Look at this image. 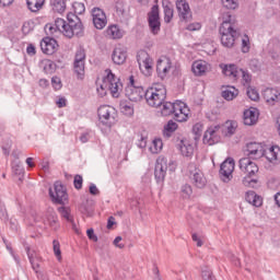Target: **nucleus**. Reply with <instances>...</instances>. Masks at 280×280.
Wrapping results in <instances>:
<instances>
[{
  "label": "nucleus",
  "mask_w": 280,
  "mask_h": 280,
  "mask_svg": "<svg viewBox=\"0 0 280 280\" xmlns=\"http://www.w3.org/2000/svg\"><path fill=\"white\" fill-rule=\"evenodd\" d=\"M248 65L252 71H257L259 69V60L257 59H252Z\"/></svg>",
  "instance_id": "e2e57ef3"
},
{
  "label": "nucleus",
  "mask_w": 280,
  "mask_h": 280,
  "mask_svg": "<svg viewBox=\"0 0 280 280\" xmlns=\"http://www.w3.org/2000/svg\"><path fill=\"white\" fill-rule=\"evenodd\" d=\"M182 156L191 158L194 156V144L189 140H180L178 144Z\"/></svg>",
  "instance_id": "a878e982"
},
{
  "label": "nucleus",
  "mask_w": 280,
  "mask_h": 280,
  "mask_svg": "<svg viewBox=\"0 0 280 280\" xmlns=\"http://www.w3.org/2000/svg\"><path fill=\"white\" fill-rule=\"evenodd\" d=\"M224 8L228 10H237L240 3H237V0H221Z\"/></svg>",
  "instance_id": "8fccbe9b"
},
{
  "label": "nucleus",
  "mask_w": 280,
  "mask_h": 280,
  "mask_svg": "<svg viewBox=\"0 0 280 280\" xmlns=\"http://www.w3.org/2000/svg\"><path fill=\"white\" fill-rule=\"evenodd\" d=\"M165 176H167V158L159 156L155 162L154 178L161 188L165 185Z\"/></svg>",
  "instance_id": "6e6552de"
},
{
  "label": "nucleus",
  "mask_w": 280,
  "mask_h": 280,
  "mask_svg": "<svg viewBox=\"0 0 280 280\" xmlns=\"http://www.w3.org/2000/svg\"><path fill=\"white\" fill-rule=\"evenodd\" d=\"M246 202L253 205V207H261L264 205V199L261 196L255 194V191L249 190L245 195Z\"/></svg>",
  "instance_id": "bb28decb"
},
{
  "label": "nucleus",
  "mask_w": 280,
  "mask_h": 280,
  "mask_svg": "<svg viewBox=\"0 0 280 280\" xmlns=\"http://www.w3.org/2000/svg\"><path fill=\"white\" fill-rule=\"evenodd\" d=\"M84 62L85 61H74V71H84Z\"/></svg>",
  "instance_id": "69168bd1"
},
{
  "label": "nucleus",
  "mask_w": 280,
  "mask_h": 280,
  "mask_svg": "<svg viewBox=\"0 0 280 280\" xmlns=\"http://www.w3.org/2000/svg\"><path fill=\"white\" fill-rule=\"evenodd\" d=\"M240 170L244 174H247L243 178V185L245 187H255L257 179L253 178L259 172V166L250 158H243L238 162Z\"/></svg>",
  "instance_id": "423d86ee"
},
{
  "label": "nucleus",
  "mask_w": 280,
  "mask_h": 280,
  "mask_svg": "<svg viewBox=\"0 0 280 280\" xmlns=\"http://www.w3.org/2000/svg\"><path fill=\"white\" fill-rule=\"evenodd\" d=\"M220 69L222 71H237V65H235V63H229V65L221 63Z\"/></svg>",
  "instance_id": "4d7b16f0"
},
{
  "label": "nucleus",
  "mask_w": 280,
  "mask_h": 280,
  "mask_svg": "<svg viewBox=\"0 0 280 280\" xmlns=\"http://www.w3.org/2000/svg\"><path fill=\"white\" fill-rule=\"evenodd\" d=\"M108 91L113 97H119L121 91H124L121 80L117 78L113 71H109L107 75L103 78L102 84L96 83V93L98 97H106Z\"/></svg>",
  "instance_id": "7ed1b4c3"
},
{
  "label": "nucleus",
  "mask_w": 280,
  "mask_h": 280,
  "mask_svg": "<svg viewBox=\"0 0 280 280\" xmlns=\"http://www.w3.org/2000/svg\"><path fill=\"white\" fill-rule=\"evenodd\" d=\"M52 248H54V254L57 257V259L61 260L62 259V252L60 250V242L57 240L52 241Z\"/></svg>",
  "instance_id": "603ef678"
},
{
  "label": "nucleus",
  "mask_w": 280,
  "mask_h": 280,
  "mask_svg": "<svg viewBox=\"0 0 280 280\" xmlns=\"http://www.w3.org/2000/svg\"><path fill=\"white\" fill-rule=\"evenodd\" d=\"M125 94L130 102H141L147 95V90L139 85V82L135 80V75H130L129 82L125 89Z\"/></svg>",
  "instance_id": "0eeeda50"
},
{
  "label": "nucleus",
  "mask_w": 280,
  "mask_h": 280,
  "mask_svg": "<svg viewBox=\"0 0 280 280\" xmlns=\"http://www.w3.org/2000/svg\"><path fill=\"white\" fill-rule=\"evenodd\" d=\"M136 145L141 150L145 149L148 147V136H144L143 133H138V140L136 142Z\"/></svg>",
  "instance_id": "c03bdc74"
},
{
  "label": "nucleus",
  "mask_w": 280,
  "mask_h": 280,
  "mask_svg": "<svg viewBox=\"0 0 280 280\" xmlns=\"http://www.w3.org/2000/svg\"><path fill=\"white\" fill-rule=\"evenodd\" d=\"M172 69V60L167 56H161L156 62V71H170Z\"/></svg>",
  "instance_id": "cd10ccee"
},
{
  "label": "nucleus",
  "mask_w": 280,
  "mask_h": 280,
  "mask_svg": "<svg viewBox=\"0 0 280 280\" xmlns=\"http://www.w3.org/2000/svg\"><path fill=\"white\" fill-rule=\"evenodd\" d=\"M175 121L183 124L189 119V115H191V110L189 106L183 101H175V108L173 112Z\"/></svg>",
  "instance_id": "9d476101"
},
{
  "label": "nucleus",
  "mask_w": 280,
  "mask_h": 280,
  "mask_svg": "<svg viewBox=\"0 0 280 280\" xmlns=\"http://www.w3.org/2000/svg\"><path fill=\"white\" fill-rule=\"evenodd\" d=\"M202 27V25L198 22L188 24L186 30H188V32H198V30H200Z\"/></svg>",
  "instance_id": "052dcab7"
},
{
  "label": "nucleus",
  "mask_w": 280,
  "mask_h": 280,
  "mask_svg": "<svg viewBox=\"0 0 280 280\" xmlns=\"http://www.w3.org/2000/svg\"><path fill=\"white\" fill-rule=\"evenodd\" d=\"M236 130H237V121L228 120L225 122V135H226V137H232V135H235Z\"/></svg>",
  "instance_id": "ea45409f"
},
{
  "label": "nucleus",
  "mask_w": 280,
  "mask_h": 280,
  "mask_svg": "<svg viewBox=\"0 0 280 280\" xmlns=\"http://www.w3.org/2000/svg\"><path fill=\"white\" fill-rule=\"evenodd\" d=\"M267 161L269 163H273L277 165L280 163V148L278 145L270 147L267 151L265 150V154Z\"/></svg>",
  "instance_id": "b1692460"
},
{
  "label": "nucleus",
  "mask_w": 280,
  "mask_h": 280,
  "mask_svg": "<svg viewBox=\"0 0 280 280\" xmlns=\"http://www.w3.org/2000/svg\"><path fill=\"white\" fill-rule=\"evenodd\" d=\"M176 106V102H165L162 103V109L161 113L163 117H170V115H174V108Z\"/></svg>",
  "instance_id": "7c9ffc66"
},
{
  "label": "nucleus",
  "mask_w": 280,
  "mask_h": 280,
  "mask_svg": "<svg viewBox=\"0 0 280 280\" xmlns=\"http://www.w3.org/2000/svg\"><path fill=\"white\" fill-rule=\"evenodd\" d=\"M105 34L107 36V38H110L112 40H117L119 38H124V31H121V28H119V26L117 25H109L106 31Z\"/></svg>",
  "instance_id": "393cba45"
},
{
  "label": "nucleus",
  "mask_w": 280,
  "mask_h": 280,
  "mask_svg": "<svg viewBox=\"0 0 280 280\" xmlns=\"http://www.w3.org/2000/svg\"><path fill=\"white\" fill-rule=\"evenodd\" d=\"M90 194L92 196H97V194H100V189H97V186L95 184L90 185Z\"/></svg>",
  "instance_id": "774afa93"
},
{
  "label": "nucleus",
  "mask_w": 280,
  "mask_h": 280,
  "mask_svg": "<svg viewBox=\"0 0 280 280\" xmlns=\"http://www.w3.org/2000/svg\"><path fill=\"white\" fill-rule=\"evenodd\" d=\"M22 244L33 270L35 272H38V268H40V257L38 256V253L32 249V247H30V244H27V242H23Z\"/></svg>",
  "instance_id": "dca6fc26"
},
{
  "label": "nucleus",
  "mask_w": 280,
  "mask_h": 280,
  "mask_svg": "<svg viewBox=\"0 0 280 280\" xmlns=\"http://www.w3.org/2000/svg\"><path fill=\"white\" fill-rule=\"evenodd\" d=\"M192 183L198 189H202L205 185H207V178H205V175L202 173H195L192 176Z\"/></svg>",
  "instance_id": "72a5a7b5"
},
{
  "label": "nucleus",
  "mask_w": 280,
  "mask_h": 280,
  "mask_svg": "<svg viewBox=\"0 0 280 280\" xmlns=\"http://www.w3.org/2000/svg\"><path fill=\"white\" fill-rule=\"evenodd\" d=\"M128 58V52L124 48V46H117L112 55V60L115 65H124L126 59Z\"/></svg>",
  "instance_id": "5701e85b"
},
{
  "label": "nucleus",
  "mask_w": 280,
  "mask_h": 280,
  "mask_svg": "<svg viewBox=\"0 0 280 280\" xmlns=\"http://www.w3.org/2000/svg\"><path fill=\"white\" fill-rule=\"evenodd\" d=\"M170 75L167 74V71H158L156 72V79L158 82H165Z\"/></svg>",
  "instance_id": "bf43d9fd"
},
{
  "label": "nucleus",
  "mask_w": 280,
  "mask_h": 280,
  "mask_svg": "<svg viewBox=\"0 0 280 280\" xmlns=\"http://www.w3.org/2000/svg\"><path fill=\"white\" fill-rule=\"evenodd\" d=\"M73 11L75 16H78V14H84V12L86 11V7H84V3L82 2H74L72 4Z\"/></svg>",
  "instance_id": "de8ad7c7"
},
{
  "label": "nucleus",
  "mask_w": 280,
  "mask_h": 280,
  "mask_svg": "<svg viewBox=\"0 0 280 280\" xmlns=\"http://www.w3.org/2000/svg\"><path fill=\"white\" fill-rule=\"evenodd\" d=\"M163 10H164V21L165 23H170L172 19H174V9L172 8L171 3H163Z\"/></svg>",
  "instance_id": "4c0bfd02"
},
{
  "label": "nucleus",
  "mask_w": 280,
  "mask_h": 280,
  "mask_svg": "<svg viewBox=\"0 0 280 280\" xmlns=\"http://www.w3.org/2000/svg\"><path fill=\"white\" fill-rule=\"evenodd\" d=\"M86 60V52L84 49L79 48L75 52L74 62H85Z\"/></svg>",
  "instance_id": "5fc2aeb1"
},
{
  "label": "nucleus",
  "mask_w": 280,
  "mask_h": 280,
  "mask_svg": "<svg viewBox=\"0 0 280 280\" xmlns=\"http://www.w3.org/2000/svg\"><path fill=\"white\" fill-rule=\"evenodd\" d=\"M40 49L46 56H52L58 51V42L51 37H44L40 42Z\"/></svg>",
  "instance_id": "f3484780"
},
{
  "label": "nucleus",
  "mask_w": 280,
  "mask_h": 280,
  "mask_svg": "<svg viewBox=\"0 0 280 280\" xmlns=\"http://www.w3.org/2000/svg\"><path fill=\"white\" fill-rule=\"evenodd\" d=\"M44 224H48L50 229H54V231H58L60 229V223H58V215L56 214V211L54 209H48L44 219Z\"/></svg>",
  "instance_id": "4be33fe9"
},
{
  "label": "nucleus",
  "mask_w": 280,
  "mask_h": 280,
  "mask_svg": "<svg viewBox=\"0 0 280 280\" xmlns=\"http://www.w3.org/2000/svg\"><path fill=\"white\" fill-rule=\"evenodd\" d=\"M144 98L148 106L159 108L163 106V102L167 98V89H165L163 83H153V85L147 90Z\"/></svg>",
  "instance_id": "20e7f679"
},
{
  "label": "nucleus",
  "mask_w": 280,
  "mask_h": 280,
  "mask_svg": "<svg viewBox=\"0 0 280 280\" xmlns=\"http://www.w3.org/2000/svg\"><path fill=\"white\" fill-rule=\"evenodd\" d=\"M194 194V190L191 189V186L188 184H185L180 188V196L184 198V200H189L191 198V195Z\"/></svg>",
  "instance_id": "37998d69"
},
{
  "label": "nucleus",
  "mask_w": 280,
  "mask_h": 280,
  "mask_svg": "<svg viewBox=\"0 0 280 280\" xmlns=\"http://www.w3.org/2000/svg\"><path fill=\"white\" fill-rule=\"evenodd\" d=\"M26 5L31 12H38L45 5V0H26Z\"/></svg>",
  "instance_id": "473e14b6"
},
{
  "label": "nucleus",
  "mask_w": 280,
  "mask_h": 280,
  "mask_svg": "<svg viewBox=\"0 0 280 280\" xmlns=\"http://www.w3.org/2000/svg\"><path fill=\"white\" fill-rule=\"evenodd\" d=\"M97 115L101 130H110L117 124V110L110 105L100 106Z\"/></svg>",
  "instance_id": "39448f33"
},
{
  "label": "nucleus",
  "mask_w": 280,
  "mask_h": 280,
  "mask_svg": "<svg viewBox=\"0 0 280 280\" xmlns=\"http://www.w3.org/2000/svg\"><path fill=\"white\" fill-rule=\"evenodd\" d=\"M211 70V65L205 60L194 61L191 65V71H209Z\"/></svg>",
  "instance_id": "2f4dec72"
},
{
  "label": "nucleus",
  "mask_w": 280,
  "mask_h": 280,
  "mask_svg": "<svg viewBox=\"0 0 280 280\" xmlns=\"http://www.w3.org/2000/svg\"><path fill=\"white\" fill-rule=\"evenodd\" d=\"M58 213L60 214L63 220H67V222H73V217L71 215V208L61 206L58 208Z\"/></svg>",
  "instance_id": "c9c22d12"
},
{
  "label": "nucleus",
  "mask_w": 280,
  "mask_h": 280,
  "mask_svg": "<svg viewBox=\"0 0 280 280\" xmlns=\"http://www.w3.org/2000/svg\"><path fill=\"white\" fill-rule=\"evenodd\" d=\"M86 235L92 242H97V235H95V231L93 229H89L86 231Z\"/></svg>",
  "instance_id": "0e129e2a"
},
{
  "label": "nucleus",
  "mask_w": 280,
  "mask_h": 280,
  "mask_svg": "<svg viewBox=\"0 0 280 280\" xmlns=\"http://www.w3.org/2000/svg\"><path fill=\"white\" fill-rule=\"evenodd\" d=\"M27 56H36V46L34 44H28L26 47Z\"/></svg>",
  "instance_id": "680f3d73"
},
{
  "label": "nucleus",
  "mask_w": 280,
  "mask_h": 280,
  "mask_svg": "<svg viewBox=\"0 0 280 280\" xmlns=\"http://www.w3.org/2000/svg\"><path fill=\"white\" fill-rule=\"evenodd\" d=\"M93 25L96 30H104L108 25L106 13L101 8H93L91 11Z\"/></svg>",
  "instance_id": "ddd939ff"
},
{
  "label": "nucleus",
  "mask_w": 280,
  "mask_h": 280,
  "mask_svg": "<svg viewBox=\"0 0 280 280\" xmlns=\"http://www.w3.org/2000/svg\"><path fill=\"white\" fill-rule=\"evenodd\" d=\"M266 154V149L261 145V143L249 142L247 144V159H261Z\"/></svg>",
  "instance_id": "a211bd4d"
},
{
  "label": "nucleus",
  "mask_w": 280,
  "mask_h": 280,
  "mask_svg": "<svg viewBox=\"0 0 280 280\" xmlns=\"http://www.w3.org/2000/svg\"><path fill=\"white\" fill-rule=\"evenodd\" d=\"M67 21L57 18L54 25H46V30H48L49 34L61 32L67 38L80 36L82 34V21H80V18L70 12L67 14Z\"/></svg>",
  "instance_id": "f257e3e1"
},
{
  "label": "nucleus",
  "mask_w": 280,
  "mask_h": 280,
  "mask_svg": "<svg viewBox=\"0 0 280 280\" xmlns=\"http://www.w3.org/2000/svg\"><path fill=\"white\" fill-rule=\"evenodd\" d=\"M161 150H163V140L161 138L153 139L152 144L149 148L151 154H159Z\"/></svg>",
  "instance_id": "f704fd0d"
},
{
  "label": "nucleus",
  "mask_w": 280,
  "mask_h": 280,
  "mask_svg": "<svg viewBox=\"0 0 280 280\" xmlns=\"http://www.w3.org/2000/svg\"><path fill=\"white\" fill-rule=\"evenodd\" d=\"M242 82L244 86L249 88L253 82V75L246 71H242Z\"/></svg>",
  "instance_id": "864d4df0"
},
{
  "label": "nucleus",
  "mask_w": 280,
  "mask_h": 280,
  "mask_svg": "<svg viewBox=\"0 0 280 280\" xmlns=\"http://www.w3.org/2000/svg\"><path fill=\"white\" fill-rule=\"evenodd\" d=\"M201 279L202 280H217L215 276H213V271L209 269V267H205L201 270Z\"/></svg>",
  "instance_id": "49530a36"
},
{
  "label": "nucleus",
  "mask_w": 280,
  "mask_h": 280,
  "mask_svg": "<svg viewBox=\"0 0 280 280\" xmlns=\"http://www.w3.org/2000/svg\"><path fill=\"white\" fill-rule=\"evenodd\" d=\"M39 69H43V71H56V62L49 59H43L39 61Z\"/></svg>",
  "instance_id": "58836bf2"
},
{
  "label": "nucleus",
  "mask_w": 280,
  "mask_h": 280,
  "mask_svg": "<svg viewBox=\"0 0 280 280\" xmlns=\"http://www.w3.org/2000/svg\"><path fill=\"white\" fill-rule=\"evenodd\" d=\"M82 183H84V179L82 178V175H75L73 179V185L77 189H82Z\"/></svg>",
  "instance_id": "13d9d810"
},
{
  "label": "nucleus",
  "mask_w": 280,
  "mask_h": 280,
  "mask_svg": "<svg viewBox=\"0 0 280 280\" xmlns=\"http://www.w3.org/2000/svg\"><path fill=\"white\" fill-rule=\"evenodd\" d=\"M235 170V160L226 159L220 166L219 174L223 183H231L233 180V171Z\"/></svg>",
  "instance_id": "f8f14e48"
},
{
  "label": "nucleus",
  "mask_w": 280,
  "mask_h": 280,
  "mask_svg": "<svg viewBox=\"0 0 280 280\" xmlns=\"http://www.w3.org/2000/svg\"><path fill=\"white\" fill-rule=\"evenodd\" d=\"M50 5L55 12L62 14L67 9V4H65V0H50Z\"/></svg>",
  "instance_id": "e433bc0d"
},
{
  "label": "nucleus",
  "mask_w": 280,
  "mask_h": 280,
  "mask_svg": "<svg viewBox=\"0 0 280 280\" xmlns=\"http://www.w3.org/2000/svg\"><path fill=\"white\" fill-rule=\"evenodd\" d=\"M242 51L243 54H248V51H250V38L248 35L242 37Z\"/></svg>",
  "instance_id": "09e8293b"
},
{
  "label": "nucleus",
  "mask_w": 280,
  "mask_h": 280,
  "mask_svg": "<svg viewBox=\"0 0 280 280\" xmlns=\"http://www.w3.org/2000/svg\"><path fill=\"white\" fill-rule=\"evenodd\" d=\"M137 62L139 65L140 71H150L152 67H154V61L152 60V57H150V54L145 50H139L137 54Z\"/></svg>",
  "instance_id": "2eb2a0df"
},
{
  "label": "nucleus",
  "mask_w": 280,
  "mask_h": 280,
  "mask_svg": "<svg viewBox=\"0 0 280 280\" xmlns=\"http://www.w3.org/2000/svg\"><path fill=\"white\" fill-rule=\"evenodd\" d=\"M205 145H215L220 143V125L209 127L202 139Z\"/></svg>",
  "instance_id": "4468645a"
},
{
  "label": "nucleus",
  "mask_w": 280,
  "mask_h": 280,
  "mask_svg": "<svg viewBox=\"0 0 280 280\" xmlns=\"http://www.w3.org/2000/svg\"><path fill=\"white\" fill-rule=\"evenodd\" d=\"M51 84L55 91H60V89H62V80H60L59 77H52Z\"/></svg>",
  "instance_id": "6e6d98bb"
},
{
  "label": "nucleus",
  "mask_w": 280,
  "mask_h": 280,
  "mask_svg": "<svg viewBox=\"0 0 280 280\" xmlns=\"http://www.w3.org/2000/svg\"><path fill=\"white\" fill-rule=\"evenodd\" d=\"M247 97L252 100V102H257L259 100V92L253 88H247Z\"/></svg>",
  "instance_id": "3c124183"
},
{
  "label": "nucleus",
  "mask_w": 280,
  "mask_h": 280,
  "mask_svg": "<svg viewBox=\"0 0 280 280\" xmlns=\"http://www.w3.org/2000/svg\"><path fill=\"white\" fill-rule=\"evenodd\" d=\"M262 97L267 104L273 106V104L280 100V92L275 88H267L262 92Z\"/></svg>",
  "instance_id": "412c9836"
},
{
  "label": "nucleus",
  "mask_w": 280,
  "mask_h": 280,
  "mask_svg": "<svg viewBox=\"0 0 280 280\" xmlns=\"http://www.w3.org/2000/svg\"><path fill=\"white\" fill-rule=\"evenodd\" d=\"M11 170L15 176H21L22 174H25V168H23V165H21V161L15 160L11 163Z\"/></svg>",
  "instance_id": "79ce46f5"
},
{
  "label": "nucleus",
  "mask_w": 280,
  "mask_h": 280,
  "mask_svg": "<svg viewBox=\"0 0 280 280\" xmlns=\"http://www.w3.org/2000/svg\"><path fill=\"white\" fill-rule=\"evenodd\" d=\"M49 196L56 205H65L69 200V195L67 194V188L60 182L54 184V188H49Z\"/></svg>",
  "instance_id": "1a4fd4ad"
},
{
  "label": "nucleus",
  "mask_w": 280,
  "mask_h": 280,
  "mask_svg": "<svg viewBox=\"0 0 280 280\" xmlns=\"http://www.w3.org/2000/svg\"><path fill=\"white\" fill-rule=\"evenodd\" d=\"M178 130V124L174 120H168V122L164 126V135L166 137H171L172 132H176Z\"/></svg>",
  "instance_id": "a19ab883"
},
{
  "label": "nucleus",
  "mask_w": 280,
  "mask_h": 280,
  "mask_svg": "<svg viewBox=\"0 0 280 280\" xmlns=\"http://www.w3.org/2000/svg\"><path fill=\"white\" fill-rule=\"evenodd\" d=\"M176 8L178 16L182 21L191 20V9L189 8V3L187 2V0H177Z\"/></svg>",
  "instance_id": "6ab92c4d"
},
{
  "label": "nucleus",
  "mask_w": 280,
  "mask_h": 280,
  "mask_svg": "<svg viewBox=\"0 0 280 280\" xmlns=\"http://www.w3.org/2000/svg\"><path fill=\"white\" fill-rule=\"evenodd\" d=\"M120 112L127 117H132L135 115V106L128 101H122L120 103Z\"/></svg>",
  "instance_id": "c756f323"
},
{
  "label": "nucleus",
  "mask_w": 280,
  "mask_h": 280,
  "mask_svg": "<svg viewBox=\"0 0 280 280\" xmlns=\"http://www.w3.org/2000/svg\"><path fill=\"white\" fill-rule=\"evenodd\" d=\"M259 119V112H257V108L250 107L249 109H246L243 114V121L245 126H255Z\"/></svg>",
  "instance_id": "aec40b11"
},
{
  "label": "nucleus",
  "mask_w": 280,
  "mask_h": 280,
  "mask_svg": "<svg viewBox=\"0 0 280 280\" xmlns=\"http://www.w3.org/2000/svg\"><path fill=\"white\" fill-rule=\"evenodd\" d=\"M238 94L240 91L235 89V86H228L225 90L222 91V98L226 100V102H232V100H235Z\"/></svg>",
  "instance_id": "c85d7f7f"
},
{
  "label": "nucleus",
  "mask_w": 280,
  "mask_h": 280,
  "mask_svg": "<svg viewBox=\"0 0 280 280\" xmlns=\"http://www.w3.org/2000/svg\"><path fill=\"white\" fill-rule=\"evenodd\" d=\"M203 126L201 122H197L192 126V135H195V140L198 141L202 137Z\"/></svg>",
  "instance_id": "a18cd8bd"
},
{
  "label": "nucleus",
  "mask_w": 280,
  "mask_h": 280,
  "mask_svg": "<svg viewBox=\"0 0 280 280\" xmlns=\"http://www.w3.org/2000/svg\"><path fill=\"white\" fill-rule=\"evenodd\" d=\"M221 36V45L231 49L235 46V40L240 38V28L237 27V19L230 12L223 14V22L219 28Z\"/></svg>",
  "instance_id": "f03ea898"
},
{
  "label": "nucleus",
  "mask_w": 280,
  "mask_h": 280,
  "mask_svg": "<svg viewBox=\"0 0 280 280\" xmlns=\"http://www.w3.org/2000/svg\"><path fill=\"white\" fill-rule=\"evenodd\" d=\"M148 23L150 32L154 35L161 32V15L159 14V5H153L148 13Z\"/></svg>",
  "instance_id": "9b49d317"
},
{
  "label": "nucleus",
  "mask_w": 280,
  "mask_h": 280,
  "mask_svg": "<svg viewBox=\"0 0 280 280\" xmlns=\"http://www.w3.org/2000/svg\"><path fill=\"white\" fill-rule=\"evenodd\" d=\"M56 104L58 108H65L67 106V98L61 96L56 101Z\"/></svg>",
  "instance_id": "338daca9"
}]
</instances>
